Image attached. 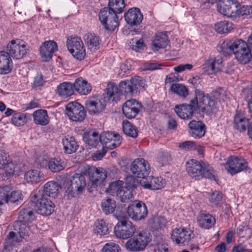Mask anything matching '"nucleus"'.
<instances>
[{
    "instance_id": "nucleus-14",
    "label": "nucleus",
    "mask_w": 252,
    "mask_h": 252,
    "mask_svg": "<svg viewBox=\"0 0 252 252\" xmlns=\"http://www.w3.org/2000/svg\"><path fill=\"white\" fill-rule=\"evenodd\" d=\"M14 232L11 231L7 235V239H12L13 241L20 242L22 239L28 236L29 228L26 223L16 221L13 224Z\"/></svg>"
},
{
    "instance_id": "nucleus-6",
    "label": "nucleus",
    "mask_w": 252,
    "mask_h": 252,
    "mask_svg": "<svg viewBox=\"0 0 252 252\" xmlns=\"http://www.w3.org/2000/svg\"><path fill=\"white\" fill-rule=\"evenodd\" d=\"M99 19L104 28L110 31H114L119 26L117 14L106 7L100 10Z\"/></svg>"
},
{
    "instance_id": "nucleus-22",
    "label": "nucleus",
    "mask_w": 252,
    "mask_h": 252,
    "mask_svg": "<svg viewBox=\"0 0 252 252\" xmlns=\"http://www.w3.org/2000/svg\"><path fill=\"white\" fill-rule=\"evenodd\" d=\"M141 185L145 189L153 190L160 189L165 185V179L162 177H154L153 176H147L145 179H142L140 181Z\"/></svg>"
},
{
    "instance_id": "nucleus-11",
    "label": "nucleus",
    "mask_w": 252,
    "mask_h": 252,
    "mask_svg": "<svg viewBox=\"0 0 252 252\" xmlns=\"http://www.w3.org/2000/svg\"><path fill=\"white\" fill-rule=\"evenodd\" d=\"M65 110L66 115L72 121L81 122L86 117L84 107L75 101L68 103L66 106Z\"/></svg>"
},
{
    "instance_id": "nucleus-12",
    "label": "nucleus",
    "mask_w": 252,
    "mask_h": 252,
    "mask_svg": "<svg viewBox=\"0 0 252 252\" xmlns=\"http://www.w3.org/2000/svg\"><path fill=\"white\" fill-rule=\"evenodd\" d=\"M136 228L132 222L126 220L119 222L115 226L114 232L117 237L126 239L132 236Z\"/></svg>"
},
{
    "instance_id": "nucleus-43",
    "label": "nucleus",
    "mask_w": 252,
    "mask_h": 252,
    "mask_svg": "<svg viewBox=\"0 0 252 252\" xmlns=\"http://www.w3.org/2000/svg\"><path fill=\"white\" fill-rule=\"evenodd\" d=\"M233 25L231 22L224 20L216 23L214 29L218 33L222 34L229 32L233 29Z\"/></svg>"
},
{
    "instance_id": "nucleus-33",
    "label": "nucleus",
    "mask_w": 252,
    "mask_h": 252,
    "mask_svg": "<svg viewBox=\"0 0 252 252\" xmlns=\"http://www.w3.org/2000/svg\"><path fill=\"white\" fill-rule=\"evenodd\" d=\"M74 91L81 94L85 95L89 93L92 89L90 84L82 78L76 79L73 84Z\"/></svg>"
},
{
    "instance_id": "nucleus-10",
    "label": "nucleus",
    "mask_w": 252,
    "mask_h": 252,
    "mask_svg": "<svg viewBox=\"0 0 252 252\" xmlns=\"http://www.w3.org/2000/svg\"><path fill=\"white\" fill-rule=\"evenodd\" d=\"M7 52L9 56L16 60L22 59L28 50V46L22 41L12 40L6 47Z\"/></svg>"
},
{
    "instance_id": "nucleus-60",
    "label": "nucleus",
    "mask_w": 252,
    "mask_h": 252,
    "mask_svg": "<svg viewBox=\"0 0 252 252\" xmlns=\"http://www.w3.org/2000/svg\"><path fill=\"white\" fill-rule=\"evenodd\" d=\"M126 187L127 189L132 190L139 185V182L135 177L131 175H128L125 178Z\"/></svg>"
},
{
    "instance_id": "nucleus-39",
    "label": "nucleus",
    "mask_w": 252,
    "mask_h": 252,
    "mask_svg": "<svg viewBox=\"0 0 252 252\" xmlns=\"http://www.w3.org/2000/svg\"><path fill=\"white\" fill-rule=\"evenodd\" d=\"M116 208V201L110 198L103 199L101 203V208L102 212L106 215H109L114 212Z\"/></svg>"
},
{
    "instance_id": "nucleus-17",
    "label": "nucleus",
    "mask_w": 252,
    "mask_h": 252,
    "mask_svg": "<svg viewBox=\"0 0 252 252\" xmlns=\"http://www.w3.org/2000/svg\"><path fill=\"white\" fill-rule=\"evenodd\" d=\"M15 164L11 161L8 154L3 151H0V169L3 170L2 173L7 179L12 177L15 172Z\"/></svg>"
},
{
    "instance_id": "nucleus-19",
    "label": "nucleus",
    "mask_w": 252,
    "mask_h": 252,
    "mask_svg": "<svg viewBox=\"0 0 252 252\" xmlns=\"http://www.w3.org/2000/svg\"><path fill=\"white\" fill-rule=\"evenodd\" d=\"M188 126L189 134L195 139L202 138L206 132V126L201 121L192 120L189 123Z\"/></svg>"
},
{
    "instance_id": "nucleus-16",
    "label": "nucleus",
    "mask_w": 252,
    "mask_h": 252,
    "mask_svg": "<svg viewBox=\"0 0 252 252\" xmlns=\"http://www.w3.org/2000/svg\"><path fill=\"white\" fill-rule=\"evenodd\" d=\"M238 2L234 0H221L217 3L218 11L228 17H236Z\"/></svg>"
},
{
    "instance_id": "nucleus-57",
    "label": "nucleus",
    "mask_w": 252,
    "mask_h": 252,
    "mask_svg": "<svg viewBox=\"0 0 252 252\" xmlns=\"http://www.w3.org/2000/svg\"><path fill=\"white\" fill-rule=\"evenodd\" d=\"M22 200V194L20 191H12L10 193L7 192V203H15L21 202Z\"/></svg>"
},
{
    "instance_id": "nucleus-8",
    "label": "nucleus",
    "mask_w": 252,
    "mask_h": 252,
    "mask_svg": "<svg viewBox=\"0 0 252 252\" xmlns=\"http://www.w3.org/2000/svg\"><path fill=\"white\" fill-rule=\"evenodd\" d=\"M127 213L131 219L139 220L147 216L148 210L146 205L143 202L135 200L128 205Z\"/></svg>"
},
{
    "instance_id": "nucleus-63",
    "label": "nucleus",
    "mask_w": 252,
    "mask_h": 252,
    "mask_svg": "<svg viewBox=\"0 0 252 252\" xmlns=\"http://www.w3.org/2000/svg\"><path fill=\"white\" fill-rule=\"evenodd\" d=\"M222 194L221 192L219 191H215L211 194L209 200L211 202L218 206L222 200Z\"/></svg>"
},
{
    "instance_id": "nucleus-59",
    "label": "nucleus",
    "mask_w": 252,
    "mask_h": 252,
    "mask_svg": "<svg viewBox=\"0 0 252 252\" xmlns=\"http://www.w3.org/2000/svg\"><path fill=\"white\" fill-rule=\"evenodd\" d=\"M123 182L120 180L112 182L109 184V186L105 190V191L110 194H113L114 193H116V194H117V191L119 190L123 186Z\"/></svg>"
},
{
    "instance_id": "nucleus-35",
    "label": "nucleus",
    "mask_w": 252,
    "mask_h": 252,
    "mask_svg": "<svg viewBox=\"0 0 252 252\" xmlns=\"http://www.w3.org/2000/svg\"><path fill=\"white\" fill-rule=\"evenodd\" d=\"M64 152L66 154H71L76 151L78 145L72 136H66L62 140Z\"/></svg>"
},
{
    "instance_id": "nucleus-41",
    "label": "nucleus",
    "mask_w": 252,
    "mask_h": 252,
    "mask_svg": "<svg viewBox=\"0 0 252 252\" xmlns=\"http://www.w3.org/2000/svg\"><path fill=\"white\" fill-rule=\"evenodd\" d=\"M213 99L218 101H225L229 98V94L227 91L221 88H219L209 94Z\"/></svg>"
},
{
    "instance_id": "nucleus-40",
    "label": "nucleus",
    "mask_w": 252,
    "mask_h": 252,
    "mask_svg": "<svg viewBox=\"0 0 252 252\" xmlns=\"http://www.w3.org/2000/svg\"><path fill=\"white\" fill-rule=\"evenodd\" d=\"M85 41L89 49L91 50H96L99 48L100 40L99 37L94 34H87Z\"/></svg>"
},
{
    "instance_id": "nucleus-62",
    "label": "nucleus",
    "mask_w": 252,
    "mask_h": 252,
    "mask_svg": "<svg viewBox=\"0 0 252 252\" xmlns=\"http://www.w3.org/2000/svg\"><path fill=\"white\" fill-rule=\"evenodd\" d=\"M122 142V137L117 133H114V138H112L107 149H113L119 147Z\"/></svg>"
},
{
    "instance_id": "nucleus-42",
    "label": "nucleus",
    "mask_w": 252,
    "mask_h": 252,
    "mask_svg": "<svg viewBox=\"0 0 252 252\" xmlns=\"http://www.w3.org/2000/svg\"><path fill=\"white\" fill-rule=\"evenodd\" d=\"M125 7L124 0H109L108 7L110 11H113L117 14L121 13Z\"/></svg>"
},
{
    "instance_id": "nucleus-29",
    "label": "nucleus",
    "mask_w": 252,
    "mask_h": 252,
    "mask_svg": "<svg viewBox=\"0 0 252 252\" xmlns=\"http://www.w3.org/2000/svg\"><path fill=\"white\" fill-rule=\"evenodd\" d=\"M222 63V61L221 59L209 58L205 61L203 66L206 71H210L211 73H216L221 69Z\"/></svg>"
},
{
    "instance_id": "nucleus-47",
    "label": "nucleus",
    "mask_w": 252,
    "mask_h": 252,
    "mask_svg": "<svg viewBox=\"0 0 252 252\" xmlns=\"http://www.w3.org/2000/svg\"><path fill=\"white\" fill-rule=\"evenodd\" d=\"M235 56L236 59L242 64L250 63L252 58L249 47L241 52L237 53Z\"/></svg>"
},
{
    "instance_id": "nucleus-26",
    "label": "nucleus",
    "mask_w": 252,
    "mask_h": 252,
    "mask_svg": "<svg viewBox=\"0 0 252 252\" xmlns=\"http://www.w3.org/2000/svg\"><path fill=\"white\" fill-rule=\"evenodd\" d=\"M12 69V62L8 52L0 51V74H7Z\"/></svg>"
},
{
    "instance_id": "nucleus-36",
    "label": "nucleus",
    "mask_w": 252,
    "mask_h": 252,
    "mask_svg": "<svg viewBox=\"0 0 252 252\" xmlns=\"http://www.w3.org/2000/svg\"><path fill=\"white\" fill-rule=\"evenodd\" d=\"M199 225L205 229H209L213 227L216 222L214 217L209 214H202L197 219Z\"/></svg>"
},
{
    "instance_id": "nucleus-61",
    "label": "nucleus",
    "mask_w": 252,
    "mask_h": 252,
    "mask_svg": "<svg viewBox=\"0 0 252 252\" xmlns=\"http://www.w3.org/2000/svg\"><path fill=\"white\" fill-rule=\"evenodd\" d=\"M103 252H121L119 246L115 243L106 244L103 249Z\"/></svg>"
},
{
    "instance_id": "nucleus-50",
    "label": "nucleus",
    "mask_w": 252,
    "mask_h": 252,
    "mask_svg": "<svg viewBox=\"0 0 252 252\" xmlns=\"http://www.w3.org/2000/svg\"><path fill=\"white\" fill-rule=\"evenodd\" d=\"M123 129L124 133L127 136L135 138L138 135L136 127L127 120L123 122Z\"/></svg>"
},
{
    "instance_id": "nucleus-45",
    "label": "nucleus",
    "mask_w": 252,
    "mask_h": 252,
    "mask_svg": "<svg viewBox=\"0 0 252 252\" xmlns=\"http://www.w3.org/2000/svg\"><path fill=\"white\" fill-rule=\"evenodd\" d=\"M94 232L100 235H104L108 233L109 227L106 222L103 220H98L95 222Z\"/></svg>"
},
{
    "instance_id": "nucleus-52",
    "label": "nucleus",
    "mask_w": 252,
    "mask_h": 252,
    "mask_svg": "<svg viewBox=\"0 0 252 252\" xmlns=\"http://www.w3.org/2000/svg\"><path fill=\"white\" fill-rule=\"evenodd\" d=\"M114 133L113 132H105L101 133L99 135V142H100L104 147L107 148L112 138L114 137Z\"/></svg>"
},
{
    "instance_id": "nucleus-20",
    "label": "nucleus",
    "mask_w": 252,
    "mask_h": 252,
    "mask_svg": "<svg viewBox=\"0 0 252 252\" xmlns=\"http://www.w3.org/2000/svg\"><path fill=\"white\" fill-rule=\"evenodd\" d=\"M142 105L135 99L127 100L123 104L122 111L126 118L131 119L135 118L139 112Z\"/></svg>"
},
{
    "instance_id": "nucleus-58",
    "label": "nucleus",
    "mask_w": 252,
    "mask_h": 252,
    "mask_svg": "<svg viewBox=\"0 0 252 252\" xmlns=\"http://www.w3.org/2000/svg\"><path fill=\"white\" fill-rule=\"evenodd\" d=\"M236 12L237 16H245L250 18L252 16V6H243L239 7L238 3Z\"/></svg>"
},
{
    "instance_id": "nucleus-37",
    "label": "nucleus",
    "mask_w": 252,
    "mask_h": 252,
    "mask_svg": "<svg viewBox=\"0 0 252 252\" xmlns=\"http://www.w3.org/2000/svg\"><path fill=\"white\" fill-rule=\"evenodd\" d=\"M71 182L76 191V194H80L86 186V180L84 176L78 174H75L72 177Z\"/></svg>"
},
{
    "instance_id": "nucleus-25",
    "label": "nucleus",
    "mask_w": 252,
    "mask_h": 252,
    "mask_svg": "<svg viewBox=\"0 0 252 252\" xmlns=\"http://www.w3.org/2000/svg\"><path fill=\"white\" fill-rule=\"evenodd\" d=\"M124 17L128 24L131 26H137L141 23L143 15L139 8H132L125 13Z\"/></svg>"
},
{
    "instance_id": "nucleus-7",
    "label": "nucleus",
    "mask_w": 252,
    "mask_h": 252,
    "mask_svg": "<svg viewBox=\"0 0 252 252\" xmlns=\"http://www.w3.org/2000/svg\"><path fill=\"white\" fill-rule=\"evenodd\" d=\"M150 241V239L146 233L140 232L128 240L125 246L127 250L139 252L144 250Z\"/></svg>"
},
{
    "instance_id": "nucleus-3",
    "label": "nucleus",
    "mask_w": 252,
    "mask_h": 252,
    "mask_svg": "<svg viewBox=\"0 0 252 252\" xmlns=\"http://www.w3.org/2000/svg\"><path fill=\"white\" fill-rule=\"evenodd\" d=\"M197 114L211 115L217 111L218 106L216 101L211 95L199 90H194V97L193 98Z\"/></svg>"
},
{
    "instance_id": "nucleus-31",
    "label": "nucleus",
    "mask_w": 252,
    "mask_h": 252,
    "mask_svg": "<svg viewBox=\"0 0 252 252\" xmlns=\"http://www.w3.org/2000/svg\"><path fill=\"white\" fill-rule=\"evenodd\" d=\"M62 189L61 186L54 181L46 183L43 188V191L48 196L55 198L59 193V190Z\"/></svg>"
},
{
    "instance_id": "nucleus-55",
    "label": "nucleus",
    "mask_w": 252,
    "mask_h": 252,
    "mask_svg": "<svg viewBox=\"0 0 252 252\" xmlns=\"http://www.w3.org/2000/svg\"><path fill=\"white\" fill-rule=\"evenodd\" d=\"M26 122V115L21 113H14L11 119L12 123L16 126H23Z\"/></svg>"
},
{
    "instance_id": "nucleus-21",
    "label": "nucleus",
    "mask_w": 252,
    "mask_h": 252,
    "mask_svg": "<svg viewBox=\"0 0 252 252\" xmlns=\"http://www.w3.org/2000/svg\"><path fill=\"white\" fill-rule=\"evenodd\" d=\"M85 106L89 113L99 114L104 111L106 106L104 98H90L85 101Z\"/></svg>"
},
{
    "instance_id": "nucleus-27",
    "label": "nucleus",
    "mask_w": 252,
    "mask_h": 252,
    "mask_svg": "<svg viewBox=\"0 0 252 252\" xmlns=\"http://www.w3.org/2000/svg\"><path fill=\"white\" fill-rule=\"evenodd\" d=\"M169 42L167 34L164 32H158L156 34L152 41V49L158 51L159 49L164 48Z\"/></svg>"
},
{
    "instance_id": "nucleus-54",
    "label": "nucleus",
    "mask_w": 252,
    "mask_h": 252,
    "mask_svg": "<svg viewBox=\"0 0 252 252\" xmlns=\"http://www.w3.org/2000/svg\"><path fill=\"white\" fill-rule=\"evenodd\" d=\"M233 51L235 55L238 52H241L242 51L248 47V43H246L242 39H237L232 42Z\"/></svg>"
},
{
    "instance_id": "nucleus-13",
    "label": "nucleus",
    "mask_w": 252,
    "mask_h": 252,
    "mask_svg": "<svg viewBox=\"0 0 252 252\" xmlns=\"http://www.w3.org/2000/svg\"><path fill=\"white\" fill-rule=\"evenodd\" d=\"M130 170L137 178L145 179L150 172V167L148 161L144 158H137L131 163Z\"/></svg>"
},
{
    "instance_id": "nucleus-32",
    "label": "nucleus",
    "mask_w": 252,
    "mask_h": 252,
    "mask_svg": "<svg viewBox=\"0 0 252 252\" xmlns=\"http://www.w3.org/2000/svg\"><path fill=\"white\" fill-rule=\"evenodd\" d=\"M44 175L37 170H30L24 175V179L28 183L37 184L44 180Z\"/></svg>"
},
{
    "instance_id": "nucleus-24",
    "label": "nucleus",
    "mask_w": 252,
    "mask_h": 252,
    "mask_svg": "<svg viewBox=\"0 0 252 252\" xmlns=\"http://www.w3.org/2000/svg\"><path fill=\"white\" fill-rule=\"evenodd\" d=\"M171 239L177 244L188 245L191 240V232L184 228H176L172 232Z\"/></svg>"
},
{
    "instance_id": "nucleus-23",
    "label": "nucleus",
    "mask_w": 252,
    "mask_h": 252,
    "mask_svg": "<svg viewBox=\"0 0 252 252\" xmlns=\"http://www.w3.org/2000/svg\"><path fill=\"white\" fill-rule=\"evenodd\" d=\"M58 49L56 42L53 40L44 42L40 47L39 51L42 59L44 62H48L51 59L53 54Z\"/></svg>"
},
{
    "instance_id": "nucleus-4",
    "label": "nucleus",
    "mask_w": 252,
    "mask_h": 252,
    "mask_svg": "<svg viewBox=\"0 0 252 252\" xmlns=\"http://www.w3.org/2000/svg\"><path fill=\"white\" fill-rule=\"evenodd\" d=\"M31 201L34 203L37 212L41 215L49 216L54 211V204L45 197L42 190H36L32 192Z\"/></svg>"
},
{
    "instance_id": "nucleus-48",
    "label": "nucleus",
    "mask_w": 252,
    "mask_h": 252,
    "mask_svg": "<svg viewBox=\"0 0 252 252\" xmlns=\"http://www.w3.org/2000/svg\"><path fill=\"white\" fill-rule=\"evenodd\" d=\"M170 90L183 97H186L189 94V90L184 85L179 83H173L171 85Z\"/></svg>"
},
{
    "instance_id": "nucleus-34",
    "label": "nucleus",
    "mask_w": 252,
    "mask_h": 252,
    "mask_svg": "<svg viewBox=\"0 0 252 252\" xmlns=\"http://www.w3.org/2000/svg\"><path fill=\"white\" fill-rule=\"evenodd\" d=\"M58 94L63 97L67 98L74 93L73 84L70 82H63L60 84L57 89Z\"/></svg>"
},
{
    "instance_id": "nucleus-9",
    "label": "nucleus",
    "mask_w": 252,
    "mask_h": 252,
    "mask_svg": "<svg viewBox=\"0 0 252 252\" xmlns=\"http://www.w3.org/2000/svg\"><path fill=\"white\" fill-rule=\"evenodd\" d=\"M248 168V162L246 160L242 157L236 156H230L228 158L225 165L227 172L232 175L245 171Z\"/></svg>"
},
{
    "instance_id": "nucleus-1",
    "label": "nucleus",
    "mask_w": 252,
    "mask_h": 252,
    "mask_svg": "<svg viewBox=\"0 0 252 252\" xmlns=\"http://www.w3.org/2000/svg\"><path fill=\"white\" fill-rule=\"evenodd\" d=\"M144 85V81L139 76L122 81L119 83V87L114 83H109L106 88V97L109 101L117 102L121 94L132 96L137 94L138 90L143 88Z\"/></svg>"
},
{
    "instance_id": "nucleus-15",
    "label": "nucleus",
    "mask_w": 252,
    "mask_h": 252,
    "mask_svg": "<svg viewBox=\"0 0 252 252\" xmlns=\"http://www.w3.org/2000/svg\"><path fill=\"white\" fill-rule=\"evenodd\" d=\"M90 182L93 186H104L103 182L107 177V173L103 168L89 167L86 170Z\"/></svg>"
},
{
    "instance_id": "nucleus-56",
    "label": "nucleus",
    "mask_w": 252,
    "mask_h": 252,
    "mask_svg": "<svg viewBox=\"0 0 252 252\" xmlns=\"http://www.w3.org/2000/svg\"><path fill=\"white\" fill-rule=\"evenodd\" d=\"M167 223V220L164 217L155 216L153 219L152 227L155 230L164 227Z\"/></svg>"
},
{
    "instance_id": "nucleus-28",
    "label": "nucleus",
    "mask_w": 252,
    "mask_h": 252,
    "mask_svg": "<svg viewBox=\"0 0 252 252\" xmlns=\"http://www.w3.org/2000/svg\"><path fill=\"white\" fill-rule=\"evenodd\" d=\"M250 120L243 114L236 113L234 117V126L235 129L240 132L244 131L250 125Z\"/></svg>"
},
{
    "instance_id": "nucleus-38",
    "label": "nucleus",
    "mask_w": 252,
    "mask_h": 252,
    "mask_svg": "<svg viewBox=\"0 0 252 252\" xmlns=\"http://www.w3.org/2000/svg\"><path fill=\"white\" fill-rule=\"evenodd\" d=\"M34 123L39 125L45 126L49 123V119L47 112L45 110H38L33 113Z\"/></svg>"
},
{
    "instance_id": "nucleus-46",
    "label": "nucleus",
    "mask_w": 252,
    "mask_h": 252,
    "mask_svg": "<svg viewBox=\"0 0 252 252\" xmlns=\"http://www.w3.org/2000/svg\"><path fill=\"white\" fill-rule=\"evenodd\" d=\"M49 169L53 172H58L64 168V162L61 159L53 158L48 162Z\"/></svg>"
},
{
    "instance_id": "nucleus-44",
    "label": "nucleus",
    "mask_w": 252,
    "mask_h": 252,
    "mask_svg": "<svg viewBox=\"0 0 252 252\" xmlns=\"http://www.w3.org/2000/svg\"><path fill=\"white\" fill-rule=\"evenodd\" d=\"M71 179L63 177V183L62 188L65 191V194L68 197H74L76 194V191L74 186L72 185Z\"/></svg>"
},
{
    "instance_id": "nucleus-51",
    "label": "nucleus",
    "mask_w": 252,
    "mask_h": 252,
    "mask_svg": "<svg viewBox=\"0 0 252 252\" xmlns=\"http://www.w3.org/2000/svg\"><path fill=\"white\" fill-rule=\"evenodd\" d=\"M33 220V211L30 208H23L20 212L18 220L26 223Z\"/></svg>"
},
{
    "instance_id": "nucleus-30",
    "label": "nucleus",
    "mask_w": 252,
    "mask_h": 252,
    "mask_svg": "<svg viewBox=\"0 0 252 252\" xmlns=\"http://www.w3.org/2000/svg\"><path fill=\"white\" fill-rule=\"evenodd\" d=\"M83 140L89 146L95 147L99 143V134L94 130L86 131L83 135Z\"/></svg>"
},
{
    "instance_id": "nucleus-2",
    "label": "nucleus",
    "mask_w": 252,
    "mask_h": 252,
    "mask_svg": "<svg viewBox=\"0 0 252 252\" xmlns=\"http://www.w3.org/2000/svg\"><path fill=\"white\" fill-rule=\"evenodd\" d=\"M186 171L189 175L195 180L206 178L217 181L215 172L212 167L203 161L190 159L186 163Z\"/></svg>"
},
{
    "instance_id": "nucleus-64",
    "label": "nucleus",
    "mask_w": 252,
    "mask_h": 252,
    "mask_svg": "<svg viewBox=\"0 0 252 252\" xmlns=\"http://www.w3.org/2000/svg\"><path fill=\"white\" fill-rule=\"evenodd\" d=\"M10 188L8 186L0 188V205L7 202V192H9Z\"/></svg>"
},
{
    "instance_id": "nucleus-5",
    "label": "nucleus",
    "mask_w": 252,
    "mask_h": 252,
    "mask_svg": "<svg viewBox=\"0 0 252 252\" xmlns=\"http://www.w3.org/2000/svg\"><path fill=\"white\" fill-rule=\"evenodd\" d=\"M66 47L72 56L78 61L83 60L86 56V50L80 37L70 36L67 37Z\"/></svg>"
},
{
    "instance_id": "nucleus-18",
    "label": "nucleus",
    "mask_w": 252,
    "mask_h": 252,
    "mask_svg": "<svg viewBox=\"0 0 252 252\" xmlns=\"http://www.w3.org/2000/svg\"><path fill=\"white\" fill-rule=\"evenodd\" d=\"M196 109L195 103L192 99L190 100V103L189 104H182L176 105L174 111L181 119L189 120L192 118L194 113H196Z\"/></svg>"
},
{
    "instance_id": "nucleus-49",
    "label": "nucleus",
    "mask_w": 252,
    "mask_h": 252,
    "mask_svg": "<svg viewBox=\"0 0 252 252\" xmlns=\"http://www.w3.org/2000/svg\"><path fill=\"white\" fill-rule=\"evenodd\" d=\"M132 191L122 186L119 190L117 191L116 196L121 202H126L133 196Z\"/></svg>"
},
{
    "instance_id": "nucleus-53",
    "label": "nucleus",
    "mask_w": 252,
    "mask_h": 252,
    "mask_svg": "<svg viewBox=\"0 0 252 252\" xmlns=\"http://www.w3.org/2000/svg\"><path fill=\"white\" fill-rule=\"evenodd\" d=\"M218 51L225 56L231 54L233 51L232 42L223 41L219 47Z\"/></svg>"
}]
</instances>
